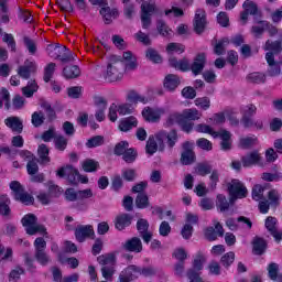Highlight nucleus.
<instances>
[{
	"mask_svg": "<svg viewBox=\"0 0 282 282\" xmlns=\"http://www.w3.org/2000/svg\"><path fill=\"white\" fill-rule=\"evenodd\" d=\"M21 221L28 235H45V226L36 224V216L34 214L25 215Z\"/></svg>",
	"mask_w": 282,
	"mask_h": 282,
	"instance_id": "6",
	"label": "nucleus"
},
{
	"mask_svg": "<svg viewBox=\"0 0 282 282\" xmlns=\"http://www.w3.org/2000/svg\"><path fill=\"white\" fill-rule=\"evenodd\" d=\"M127 100L130 102V105H138V102H142V105H147L149 102V99L142 95H140L138 91L130 90L127 95Z\"/></svg>",
	"mask_w": 282,
	"mask_h": 282,
	"instance_id": "31",
	"label": "nucleus"
},
{
	"mask_svg": "<svg viewBox=\"0 0 282 282\" xmlns=\"http://www.w3.org/2000/svg\"><path fill=\"white\" fill-rule=\"evenodd\" d=\"M122 155L127 164H131L132 162H135V158H138V153L135 152V150H133V148H128V150Z\"/></svg>",
	"mask_w": 282,
	"mask_h": 282,
	"instance_id": "60",
	"label": "nucleus"
},
{
	"mask_svg": "<svg viewBox=\"0 0 282 282\" xmlns=\"http://www.w3.org/2000/svg\"><path fill=\"white\" fill-rule=\"evenodd\" d=\"M67 143H68V140L67 138H65V135L63 134L55 135L54 144L57 151H65L67 149Z\"/></svg>",
	"mask_w": 282,
	"mask_h": 282,
	"instance_id": "44",
	"label": "nucleus"
},
{
	"mask_svg": "<svg viewBox=\"0 0 282 282\" xmlns=\"http://www.w3.org/2000/svg\"><path fill=\"white\" fill-rule=\"evenodd\" d=\"M132 217L129 214H121L117 216L115 226L117 230H124V228L131 226Z\"/></svg>",
	"mask_w": 282,
	"mask_h": 282,
	"instance_id": "27",
	"label": "nucleus"
},
{
	"mask_svg": "<svg viewBox=\"0 0 282 282\" xmlns=\"http://www.w3.org/2000/svg\"><path fill=\"white\" fill-rule=\"evenodd\" d=\"M241 162L245 169L257 166L258 164H261V154H259L258 151L250 152L241 158Z\"/></svg>",
	"mask_w": 282,
	"mask_h": 282,
	"instance_id": "18",
	"label": "nucleus"
},
{
	"mask_svg": "<svg viewBox=\"0 0 282 282\" xmlns=\"http://www.w3.org/2000/svg\"><path fill=\"white\" fill-rule=\"evenodd\" d=\"M137 229L144 243H149L153 239V232L149 231V221L147 219H139Z\"/></svg>",
	"mask_w": 282,
	"mask_h": 282,
	"instance_id": "15",
	"label": "nucleus"
},
{
	"mask_svg": "<svg viewBox=\"0 0 282 282\" xmlns=\"http://www.w3.org/2000/svg\"><path fill=\"white\" fill-rule=\"evenodd\" d=\"M0 215L3 217L10 215V198H8V195L0 196Z\"/></svg>",
	"mask_w": 282,
	"mask_h": 282,
	"instance_id": "37",
	"label": "nucleus"
},
{
	"mask_svg": "<svg viewBox=\"0 0 282 282\" xmlns=\"http://www.w3.org/2000/svg\"><path fill=\"white\" fill-rule=\"evenodd\" d=\"M186 47L180 43H170L166 46L167 54H184Z\"/></svg>",
	"mask_w": 282,
	"mask_h": 282,
	"instance_id": "49",
	"label": "nucleus"
},
{
	"mask_svg": "<svg viewBox=\"0 0 282 282\" xmlns=\"http://www.w3.org/2000/svg\"><path fill=\"white\" fill-rule=\"evenodd\" d=\"M262 48L264 50V52H271L274 58V54H279L280 52H282V42L267 40Z\"/></svg>",
	"mask_w": 282,
	"mask_h": 282,
	"instance_id": "28",
	"label": "nucleus"
},
{
	"mask_svg": "<svg viewBox=\"0 0 282 282\" xmlns=\"http://www.w3.org/2000/svg\"><path fill=\"white\" fill-rule=\"evenodd\" d=\"M214 226L205 229V237L208 241H216L217 237H224V227L221 224L214 221Z\"/></svg>",
	"mask_w": 282,
	"mask_h": 282,
	"instance_id": "20",
	"label": "nucleus"
},
{
	"mask_svg": "<svg viewBox=\"0 0 282 282\" xmlns=\"http://www.w3.org/2000/svg\"><path fill=\"white\" fill-rule=\"evenodd\" d=\"M145 56L152 63H162V56L153 48H148Z\"/></svg>",
	"mask_w": 282,
	"mask_h": 282,
	"instance_id": "61",
	"label": "nucleus"
},
{
	"mask_svg": "<svg viewBox=\"0 0 282 282\" xmlns=\"http://www.w3.org/2000/svg\"><path fill=\"white\" fill-rule=\"evenodd\" d=\"M124 70V65H122V62L118 56L111 55L109 57V62L107 65L106 70V80H109V83H116L117 80H122V76Z\"/></svg>",
	"mask_w": 282,
	"mask_h": 282,
	"instance_id": "2",
	"label": "nucleus"
},
{
	"mask_svg": "<svg viewBox=\"0 0 282 282\" xmlns=\"http://www.w3.org/2000/svg\"><path fill=\"white\" fill-rule=\"evenodd\" d=\"M65 78H78L80 76V68L76 65L66 66L63 70Z\"/></svg>",
	"mask_w": 282,
	"mask_h": 282,
	"instance_id": "40",
	"label": "nucleus"
},
{
	"mask_svg": "<svg viewBox=\"0 0 282 282\" xmlns=\"http://www.w3.org/2000/svg\"><path fill=\"white\" fill-rule=\"evenodd\" d=\"M216 207L220 213H226L228 208H230V203L228 202V198L224 196L223 194H218L216 197Z\"/></svg>",
	"mask_w": 282,
	"mask_h": 282,
	"instance_id": "39",
	"label": "nucleus"
},
{
	"mask_svg": "<svg viewBox=\"0 0 282 282\" xmlns=\"http://www.w3.org/2000/svg\"><path fill=\"white\" fill-rule=\"evenodd\" d=\"M65 52H67V46L61 44H48L46 46V53L51 58L63 61V54H65Z\"/></svg>",
	"mask_w": 282,
	"mask_h": 282,
	"instance_id": "21",
	"label": "nucleus"
},
{
	"mask_svg": "<svg viewBox=\"0 0 282 282\" xmlns=\"http://www.w3.org/2000/svg\"><path fill=\"white\" fill-rule=\"evenodd\" d=\"M123 61L126 63V69L128 72H133V69L138 68V62L135 59V56H133V53H131V51H127L123 53Z\"/></svg>",
	"mask_w": 282,
	"mask_h": 282,
	"instance_id": "30",
	"label": "nucleus"
},
{
	"mask_svg": "<svg viewBox=\"0 0 282 282\" xmlns=\"http://www.w3.org/2000/svg\"><path fill=\"white\" fill-rule=\"evenodd\" d=\"M35 259L41 265H47L50 263V256L45 253L47 242L43 238H36L34 241Z\"/></svg>",
	"mask_w": 282,
	"mask_h": 282,
	"instance_id": "8",
	"label": "nucleus"
},
{
	"mask_svg": "<svg viewBox=\"0 0 282 282\" xmlns=\"http://www.w3.org/2000/svg\"><path fill=\"white\" fill-rule=\"evenodd\" d=\"M124 250L128 252H142V240L140 238L134 237L130 240H127L123 245Z\"/></svg>",
	"mask_w": 282,
	"mask_h": 282,
	"instance_id": "25",
	"label": "nucleus"
},
{
	"mask_svg": "<svg viewBox=\"0 0 282 282\" xmlns=\"http://www.w3.org/2000/svg\"><path fill=\"white\" fill-rule=\"evenodd\" d=\"M31 122L33 127H41V124L45 122V115H43L41 111L33 112Z\"/></svg>",
	"mask_w": 282,
	"mask_h": 282,
	"instance_id": "56",
	"label": "nucleus"
},
{
	"mask_svg": "<svg viewBox=\"0 0 282 282\" xmlns=\"http://www.w3.org/2000/svg\"><path fill=\"white\" fill-rule=\"evenodd\" d=\"M82 166L85 173H95V171H98V166H100V164L94 159H86L83 161Z\"/></svg>",
	"mask_w": 282,
	"mask_h": 282,
	"instance_id": "36",
	"label": "nucleus"
},
{
	"mask_svg": "<svg viewBox=\"0 0 282 282\" xmlns=\"http://www.w3.org/2000/svg\"><path fill=\"white\" fill-rule=\"evenodd\" d=\"M156 140V141H155ZM173 149L175 147V142H177V132L175 130L170 131L169 133L164 130L159 131L155 137H150L145 150L149 155H153L158 151H164V143Z\"/></svg>",
	"mask_w": 282,
	"mask_h": 282,
	"instance_id": "1",
	"label": "nucleus"
},
{
	"mask_svg": "<svg viewBox=\"0 0 282 282\" xmlns=\"http://www.w3.org/2000/svg\"><path fill=\"white\" fill-rule=\"evenodd\" d=\"M140 276V268L137 265H129L119 274V282L135 281Z\"/></svg>",
	"mask_w": 282,
	"mask_h": 282,
	"instance_id": "12",
	"label": "nucleus"
},
{
	"mask_svg": "<svg viewBox=\"0 0 282 282\" xmlns=\"http://www.w3.org/2000/svg\"><path fill=\"white\" fill-rule=\"evenodd\" d=\"M119 116H129L133 113V106L131 104H121L117 106Z\"/></svg>",
	"mask_w": 282,
	"mask_h": 282,
	"instance_id": "62",
	"label": "nucleus"
},
{
	"mask_svg": "<svg viewBox=\"0 0 282 282\" xmlns=\"http://www.w3.org/2000/svg\"><path fill=\"white\" fill-rule=\"evenodd\" d=\"M94 226L91 225H79L75 229V237L79 243H83L89 237H94Z\"/></svg>",
	"mask_w": 282,
	"mask_h": 282,
	"instance_id": "13",
	"label": "nucleus"
},
{
	"mask_svg": "<svg viewBox=\"0 0 282 282\" xmlns=\"http://www.w3.org/2000/svg\"><path fill=\"white\" fill-rule=\"evenodd\" d=\"M158 32L161 34V36H171V28L166 25L165 21L159 20L156 24Z\"/></svg>",
	"mask_w": 282,
	"mask_h": 282,
	"instance_id": "53",
	"label": "nucleus"
},
{
	"mask_svg": "<svg viewBox=\"0 0 282 282\" xmlns=\"http://www.w3.org/2000/svg\"><path fill=\"white\" fill-rule=\"evenodd\" d=\"M100 14L107 25L112 23L113 19H118V9H111L110 7H102L100 9Z\"/></svg>",
	"mask_w": 282,
	"mask_h": 282,
	"instance_id": "23",
	"label": "nucleus"
},
{
	"mask_svg": "<svg viewBox=\"0 0 282 282\" xmlns=\"http://www.w3.org/2000/svg\"><path fill=\"white\" fill-rule=\"evenodd\" d=\"M212 172H213V166H210V164L208 163H200L196 166V173L198 175H202L203 177H205V175H208Z\"/></svg>",
	"mask_w": 282,
	"mask_h": 282,
	"instance_id": "57",
	"label": "nucleus"
},
{
	"mask_svg": "<svg viewBox=\"0 0 282 282\" xmlns=\"http://www.w3.org/2000/svg\"><path fill=\"white\" fill-rule=\"evenodd\" d=\"M133 127H138V119L135 117H128L119 123L120 131H131Z\"/></svg>",
	"mask_w": 282,
	"mask_h": 282,
	"instance_id": "33",
	"label": "nucleus"
},
{
	"mask_svg": "<svg viewBox=\"0 0 282 282\" xmlns=\"http://www.w3.org/2000/svg\"><path fill=\"white\" fill-rule=\"evenodd\" d=\"M180 86V77L177 75L170 74L164 79V87L167 91H175Z\"/></svg>",
	"mask_w": 282,
	"mask_h": 282,
	"instance_id": "29",
	"label": "nucleus"
},
{
	"mask_svg": "<svg viewBox=\"0 0 282 282\" xmlns=\"http://www.w3.org/2000/svg\"><path fill=\"white\" fill-rule=\"evenodd\" d=\"M241 122L246 129H263V121L261 120H254L250 117H242Z\"/></svg>",
	"mask_w": 282,
	"mask_h": 282,
	"instance_id": "34",
	"label": "nucleus"
},
{
	"mask_svg": "<svg viewBox=\"0 0 282 282\" xmlns=\"http://www.w3.org/2000/svg\"><path fill=\"white\" fill-rule=\"evenodd\" d=\"M35 91H39V86L36 85V82L30 80L26 87L22 88V93L26 98H32L34 96Z\"/></svg>",
	"mask_w": 282,
	"mask_h": 282,
	"instance_id": "43",
	"label": "nucleus"
},
{
	"mask_svg": "<svg viewBox=\"0 0 282 282\" xmlns=\"http://www.w3.org/2000/svg\"><path fill=\"white\" fill-rule=\"evenodd\" d=\"M170 67H174V69H180L181 72H188L191 69V63L187 58H183L181 61H177L175 57H171L169 59Z\"/></svg>",
	"mask_w": 282,
	"mask_h": 282,
	"instance_id": "26",
	"label": "nucleus"
},
{
	"mask_svg": "<svg viewBox=\"0 0 282 282\" xmlns=\"http://www.w3.org/2000/svg\"><path fill=\"white\" fill-rule=\"evenodd\" d=\"M4 124L15 133H21L23 131V121H21L19 117L7 118Z\"/></svg>",
	"mask_w": 282,
	"mask_h": 282,
	"instance_id": "24",
	"label": "nucleus"
},
{
	"mask_svg": "<svg viewBox=\"0 0 282 282\" xmlns=\"http://www.w3.org/2000/svg\"><path fill=\"white\" fill-rule=\"evenodd\" d=\"M265 28H268V21H259L252 25L251 34L254 39H261V36H263V32H265Z\"/></svg>",
	"mask_w": 282,
	"mask_h": 282,
	"instance_id": "32",
	"label": "nucleus"
},
{
	"mask_svg": "<svg viewBox=\"0 0 282 282\" xmlns=\"http://www.w3.org/2000/svg\"><path fill=\"white\" fill-rule=\"evenodd\" d=\"M268 248V243L263 238L253 239V252L254 254H263Z\"/></svg>",
	"mask_w": 282,
	"mask_h": 282,
	"instance_id": "38",
	"label": "nucleus"
},
{
	"mask_svg": "<svg viewBox=\"0 0 282 282\" xmlns=\"http://www.w3.org/2000/svg\"><path fill=\"white\" fill-rule=\"evenodd\" d=\"M54 72H56V64L55 63H50L44 68V82L45 83H50V80H52V76H54Z\"/></svg>",
	"mask_w": 282,
	"mask_h": 282,
	"instance_id": "54",
	"label": "nucleus"
},
{
	"mask_svg": "<svg viewBox=\"0 0 282 282\" xmlns=\"http://www.w3.org/2000/svg\"><path fill=\"white\" fill-rule=\"evenodd\" d=\"M205 263H206V257L198 254L194 259L193 269H189V270H194V272H199L200 270H204Z\"/></svg>",
	"mask_w": 282,
	"mask_h": 282,
	"instance_id": "51",
	"label": "nucleus"
},
{
	"mask_svg": "<svg viewBox=\"0 0 282 282\" xmlns=\"http://www.w3.org/2000/svg\"><path fill=\"white\" fill-rule=\"evenodd\" d=\"M23 43L29 52V54H31V56H34V54H36L39 47L36 45V41L32 40L29 36H24L23 37Z\"/></svg>",
	"mask_w": 282,
	"mask_h": 282,
	"instance_id": "42",
	"label": "nucleus"
},
{
	"mask_svg": "<svg viewBox=\"0 0 282 282\" xmlns=\"http://www.w3.org/2000/svg\"><path fill=\"white\" fill-rule=\"evenodd\" d=\"M129 150V142L121 141L116 144L115 147V155H122Z\"/></svg>",
	"mask_w": 282,
	"mask_h": 282,
	"instance_id": "63",
	"label": "nucleus"
},
{
	"mask_svg": "<svg viewBox=\"0 0 282 282\" xmlns=\"http://www.w3.org/2000/svg\"><path fill=\"white\" fill-rule=\"evenodd\" d=\"M135 206L141 209L149 208V195L144 193L138 194L135 198Z\"/></svg>",
	"mask_w": 282,
	"mask_h": 282,
	"instance_id": "47",
	"label": "nucleus"
},
{
	"mask_svg": "<svg viewBox=\"0 0 282 282\" xmlns=\"http://www.w3.org/2000/svg\"><path fill=\"white\" fill-rule=\"evenodd\" d=\"M205 65H206V54L199 53L194 58V62L189 66V69L192 70V73L195 76H199V74H202V72H204Z\"/></svg>",
	"mask_w": 282,
	"mask_h": 282,
	"instance_id": "19",
	"label": "nucleus"
},
{
	"mask_svg": "<svg viewBox=\"0 0 282 282\" xmlns=\"http://www.w3.org/2000/svg\"><path fill=\"white\" fill-rule=\"evenodd\" d=\"M243 10L246 12H248L249 14H257L258 12V8L257 4L253 1L247 0L245 1V3L242 4Z\"/></svg>",
	"mask_w": 282,
	"mask_h": 282,
	"instance_id": "64",
	"label": "nucleus"
},
{
	"mask_svg": "<svg viewBox=\"0 0 282 282\" xmlns=\"http://www.w3.org/2000/svg\"><path fill=\"white\" fill-rule=\"evenodd\" d=\"M248 80L250 83H256L257 85H261L265 83V75L262 73H251L248 75Z\"/></svg>",
	"mask_w": 282,
	"mask_h": 282,
	"instance_id": "59",
	"label": "nucleus"
},
{
	"mask_svg": "<svg viewBox=\"0 0 282 282\" xmlns=\"http://www.w3.org/2000/svg\"><path fill=\"white\" fill-rule=\"evenodd\" d=\"M257 144V137H245L240 139L241 149H250V147H254Z\"/></svg>",
	"mask_w": 282,
	"mask_h": 282,
	"instance_id": "55",
	"label": "nucleus"
},
{
	"mask_svg": "<svg viewBox=\"0 0 282 282\" xmlns=\"http://www.w3.org/2000/svg\"><path fill=\"white\" fill-rule=\"evenodd\" d=\"M217 138H220L221 151H230L232 149V134L227 130H220L217 132Z\"/></svg>",
	"mask_w": 282,
	"mask_h": 282,
	"instance_id": "22",
	"label": "nucleus"
},
{
	"mask_svg": "<svg viewBox=\"0 0 282 282\" xmlns=\"http://www.w3.org/2000/svg\"><path fill=\"white\" fill-rule=\"evenodd\" d=\"M276 218L269 216L265 219V228L272 235L275 241H282V230L276 228Z\"/></svg>",
	"mask_w": 282,
	"mask_h": 282,
	"instance_id": "16",
	"label": "nucleus"
},
{
	"mask_svg": "<svg viewBox=\"0 0 282 282\" xmlns=\"http://www.w3.org/2000/svg\"><path fill=\"white\" fill-rule=\"evenodd\" d=\"M37 67L39 66L36 65L35 61L25 59L24 64L18 68V76L24 80H28L32 74L36 72Z\"/></svg>",
	"mask_w": 282,
	"mask_h": 282,
	"instance_id": "10",
	"label": "nucleus"
},
{
	"mask_svg": "<svg viewBox=\"0 0 282 282\" xmlns=\"http://www.w3.org/2000/svg\"><path fill=\"white\" fill-rule=\"evenodd\" d=\"M155 0H148L141 6V21L142 28L147 30L149 25H151V17H153L155 12Z\"/></svg>",
	"mask_w": 282,
	"mask_h": 282,
	"instance_id": "7",
	"label": "nucleus"
},
{
	"mask_svg": "<svg viewBox=\"0 0 282 282\" xmlns=\"http://www.w3.org/2000/svg\"><path fill=\"white\" fill-rule=\"evenodd\" d=\"M6 3H8V0H0L1 22L10 23V17L8 15V7Z\"/></svg>",
	"mask_w": 282,
	"mask_h": 282,
	"instance_id": "58",
	"label": "nucleus"
},
{
	"mask_svg": "<svg viewBox=\"0 0 282 282\" xmlns=\"http://www.w3.org/2000/svg\"><path fill=\"white\" fill-rule=\"evenodd\" d=\"M105 144V138L100 135L93 137L86 142L88 149H96V147H102Z\"/></svg>",
	"mask_w": 282,
	"mask_h": 282,
	"instance_id": "50",
	"label": "nucleus"
},
{
	"mask_svg": "<svg viewBox=\"0 0 282 282\" xmlns=\"http://www.w3.org/2000/svg\"><path fill=\"white\" fill-rule=\"evenodd\" d=\"M268 199L270 206H279L281 204V194L276 189H271L268 193Z\"/></svg>",
	"mask_w": 282,
	"mask_h": 282,
	"instance_id": "48",
	"label": "nucleus"
},
{
	"mask_svg": "<svg viewBox=\"0 0 282 282\" xmlns=\"http://www.w3.org/2000/svg\"><path fill=\"white\" fill-rule=\"evenodd\" d=\"M228 191L230 195V204H235L236 199L248 197V188L237 178L229 183Z\"/></svg>",
	"mask_w": 282,
	"mask_h": 282,
	"instance_id": "5",
	"label": "nucleus"
},
{
	"mask_svg": "<svg viewBox=\"0 0 282 282\" xmlns=\"http://www.w3.org/2000/svg\"><path fill=\"white\" fill-rule=\"evenodd\" d=\"M183 120H187L192 122V120H199L202 118V113H199V110L192 108V109H185L181 113Z\"/></svg>",
	"mask_w": 282,
	"mask_h": 282,
	"instance_id": "35",
	"label": "nucleus"
},
{
	"mask_svg": "<svg viewBox=\"0 0 282 282\" xmlns=\"http://www.w3.org/2000/svg\"><path fill=\"white\" fill-rule=\"evenodd\" d=\"M10 188L17 202H21V204H24L25 206H30V204H34V197L28 194L23 188V185H21V183H19L18 181H12L10 183Z\"/></svg>",
	"mask_w": 282,
	"mask_h": 282,
	"instance_id": "4",
	"label": "nucleus"
},
{
	"mask_svg": "<svg viewBox=\"0 0 282 282\" xmlns=\"http://www.w3.org/2000/svg\"><path fill=\"white\" fill-rule=\"evenodd\" d=\"M58 177H67L69 184H78L79 173L72 165H67L66 167H62L57 171Z\"/></svg>",
	"mask_w": 282,
	"mask_h": 282,
	"instance_id": "11",
	"label": "nucleus"
},
{
	"mask_svg": "<svg viewBox=\"0 0 282 282\" xmlns=\"http://www.w3.org/2000/svg\"><path fill=\"white\" fill-rule=\"evenodd\" d=\"M141 113L145 122H151L152 124H155L160 122V120H162V117L164 116V113H166V110L164 108L145 107Z\"/></svg>",
	"mask_w": 282,
	"mask_h": 282,
	"instance_id": "9",
	"label": "nucleus"
},
{
	"mask_svg": "<svg viewBox=\"0 0 282 282\" xmlns=\"http://www.w3.org/2000/svg\"><path fill=\"white\" fill-rule=\"evenodd\" d=\"M183 153L181 155V163L185 166L193 164L195 162V152H193V144L191 142H185L183 144Z\"/></svg>",
	"mask_w": 282,
	"mask_h": 282,
	"instance_id": "17",
	"label": "nucleus"
},
{
	"mask_svg": "<svg viewBox=\"0 0 282 282\" xmlns=\"http://www.w3.org/2000/svg\"><path fill=\"white\" fill-rule=\"evenodd\" d=\"M195 131H197V133H208L209 135H212V138H217V131L213 130V128L208 124L205 123H199L195 127Z\"/></svg>",
	"mask_w": 282,
	"mask_h": 282,
	"instance_id": "46",
	"label": "nucleus"
},
{
	"mask_svg": "<svg viewBox=\"0 0 282 282\" xmlns=\"http://www.w3.org/2000/svg\"><path fill=\"white\" fill-rule=\"evenodd\" d=\"M3 102L4 108L7 110L10 109V91L6 88H1L0 90V109H3Z\"/></svg>",
	"mask_w": 282,
	"mask_h": 282,
	"instance_id": "45",
	"label": "nucleus"
},
{
	"mask_svg": "<svg viewBox=\"0 0 282 282\" xmlns=\"http://www.w3.org/2000/svg\"><path fill=\"white\" fill-rule=\"evenodd\" d=\"M97 261L101 268V274L106 281H111L116 274V256L102 254L97 258Z\"/></svg>",
	"mask_w": 282,
	"mask_h": 282,
	"instance_id": "3",
	"label": "nucleus"
},
{
	"mask_svg": "<svg viewBox=\"0 0 282 282\" xmlns=\"http://www.w3.org/2000/svg\"><path fill=\"white\" fill-rule=\"evenodd\" d=\"M194 30L196 34H202L206 30V11L197 9L194 17Z\"/></svg>",
	"mask_w": 282,
	"mask_h": 282,
	"instance_id": "14",
	"label": "nucleus"
},
{
	"mask_svg": "<svg viewBox=\"0 0 282 282\" xmlns=\"http://www.w3.org/2000/svg\"><path fill=\"white\" fill-rule=\"evenodd\" d=\"M37 154L43 164H47V162H50V148H47L46 144L42 143L39 145Z\"/></svg>",
	"mask_w": 282,
	"mask_h": 282,
	"instance_id": "41",
	"label": "nucleus"
},
{
	"mask_svg": "<svg viewBox=\"0 0 282 282\" xmlns=\"http://www.w3.org/2000/svg\"><path fill=\"white\" fill-rule=\"evenodd\" d=\"M181 122H182V113L174 112L167 117L165 121V127H173V124H180Z\"/></svg>",
	"mask_w": 282,
	"mask_h": 282,
	"instance_id": "52",
	"label": "nucleus"
}]
</instances>
